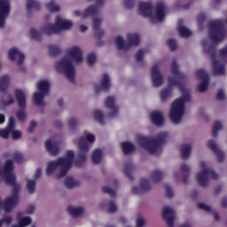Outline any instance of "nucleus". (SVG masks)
Instances as JSON below:
<instances>
[{"label":"nucleus","instance_id":"f257e3e1","mask_svg":"<svg viewBox=\"0 0 227 227\" xmlns=\"http://www.w3.org/2000/svg\"><path fill=\"white\" fill-rule=\"evenodd\" d=\"M184 75L180 72L176 61H173L171 66V75L168 78L169 87L176 86L181 91V97L176 98L170 106L169 119L172 123L179 124L186 111L185 104L191 100L190 91L184 87L183 81Z\"/></svg>","mask_w":227,"mask_h":227},{"label":"nucleus","instance_id":"f03ea898","mask_svg":"<svg viewBox=\"0 0 227 227\" xmlns=\"http://www.w3.org/2000/svg\"><path fill=\"white\" fill-rule=\"evenodd\" d=\"M0 177L12 188V194L6 197L3 204L0 203L5 213H11L20 202L19 192L20 191V184L17 182L13 171L12 160H6L3 168H0Z\"/></svg>","mask_w":227,"mask_h":227},{"label":"nucleus","instance_id":"7ed1b4c3","mask_svg":"<svg viewBox=\"0 0 227 227\" xmlns=\"http://www.w3.org/2000/svg\"><path fill=\"white\" fill-rule=\"evenodd\" d=\"M83 60L82 51L79 46H72L67 51V55L57 61L55 69L63 74L70 82L74 81L75 68L73 63H81Z\"/></svg>","mask_w":227,"mask_h":227},{"label":"nucleus","instance_id":"20e7f679","mask_svg":"<svg viewBox=\"0 0 227 227\" xmlns=\"http://www.w3.org/2000/svg\"><path fill=\"white\" fill-rule=\"evenodd\" d=\"M73 27V22L69 20L63 19L61 16H57L55 19V25L47 24L40 30L36 28H30L29 36L32 39L39 40L42 35H51L59 34L63 30H69Z\"/></svg>","mask_w":227,"mask_h":227},{"label":"nucleus","instance_id":"39448f33","mask_svg":"<svg viewBox=\"0 0 227 227\" xmlns=\"http://www.w3.org/2000/svg\"><path fill=\"white\" fill-rule=\"evenodd\" d=\"M209 40L202 41V49L205 53H210L214 51V44L219 43L224 39L225 32L223 28L221 20H211L208 27Z\"/></svg>","mask_w":227,"mask_h":227},{"label":"nucleus","instance_id":"423d86ee","mask_svg":"<svg viewBox=\"0 0 227 227\" xmlns=\"http://www.w3.org/2000/svg\"><path fill=\"white\" fill-rule=\"evenodd\" d=\"M74 153L73 151H67L64 157L59 158L56 161H50L47 163L46 174L50 176L58 169V178L65 176L74 164Z\"/></svg>","mask_w":227,"mask_h":227},{"label":"nucleus","instance_id":"0eeeda50","mask_svg":"<svg viewBox=\"0 0 227 227\" xmlns=\"http://www.w3.org/2000/svg\"><path fill=\"white\" fill-rule=\"evenodd\" d=\"M153 5L151 3H140L138 5V14L144 18L149 19L152 23L162 22L166 18L167 8L164 3H158L155 8V13L153 14Z\"/></svg>","mask_w":227,"mask_h":227},{"label":"nucleus","instance_id":"6e6552de","mask_svg":"<svg viewBox=\"0 0 227 227\" xmlns=\"http://www.w3.org/2000/svg\"><path fill=\"white\" fill-rule=\"evenodd\" d=\"M168 137L167 132L159 133L156 139L148 137L144 135H137L136 142L145 151L150 154H155L160 149V144L165 142Z\"/></svg>","mask_w":227,"mask_h":227},{"label":"nucleus","instance_id":"1a4fd4ad","mask_svg":"<svg viewBox=\"0 0 227 227\" xmlns=\"http://www.w3.org/2000/svg\"><path fill=\"white\" fill-rule=\"evenodd\" d=\"M96 141V137L92 133L85 132L83 137L79 139V155L78 160L74 161L76 167H81L87 160V153L90 151V144Z\"/></svg>","mask_w":227,"mask_h":227},{"label":"nucleus","instance_id":"9d476101","mask_svg":"<svg viewBox=\"0 0 227 227\" xmlns=\"http://www.w3.org/2000/svg\"><path fill=\"white\" fill-rule=\"evenodd\" d=\"M217 178V175L212 170V168L207 166L206 161L200 162V171L196 174V181L198 184L205 187L208 184V181Z\"/></svg>","mask_w":227,"mask_h":227},{"label":"nucleus","instance_id":"9b49d317","mask_svg":"<svg viewBox=\"0 0 227 227\" xmlns=\"http://www.w3.org/2000/svg\"><path fill=\"white\" fill-rule=\"evenodd\" d=\"M51 82L48 80H41L36 83V91L33 94V100L38 106H44V97L48 95Z\"/></svg>","mask_w":227,"mask_h":227},{"label":"nucleus","instance_id":"f8f14e48","mask_svg":"<svg viewBox=\"0 0 227 227\" xmlns=\"http://www.w3.org/2000/svg\"><path fill=\"white\" fill-rule=\"evenodd\" d=\"M140 43V35L138 34H128L127 43L122 36L115 38V46L119 51H126L129 46H137Z\"/></svg>","mask_w":227,"mask_h":227},{"label":"nucleus","instance_id":"ddd939ff","mask_svg":"<svg viewBox=\"0 0 227 227\" xmlns=\"http://www.w3.org/2000/svg\"><path fill=\"white\" fill-rule=\"evenodd\" d=\"M227 58V45L223 48L218 55L212 54L211 59L213 60V72L215 74L223 75L224 74L225 69L223 64V59Z\"/></svg>","mask_w":227,"mask_h":227},{"label":"nucleus","instance_id":"4468645a","mask_svg":"<svg viewBox=\"0 0 227 227\" xmlns=\"http://www.w3.org/2000/svg\"><path fill=\"white\" fill-rule=\"evenodd\" d=\"M151 79L154 87H160L163 82V75L160 72V64H154L151 68Z\"/></svg>","mask_w":227,"mask_h":227},{"label":"nucleus","instance_id":"2eb2a0df","mask_svg":"<svg viewBox=\"0 0 227 227\" xmlns=\"http://www.w3.org/2000/svg\"><path fill=\"white\" fill-rule=\"evenodd\" d=\"M10 14L9 0H0V28L5 26V20Z\"/></svg>","mask_w":227,"mask_h":227},{"label":"nucleus","instance_id":"dca6fc26","mask_svg":"<svg viewBox=\"0 0 227 227\" xmlns=\"http://www.w3.org/2000/svg\"><path fill=\"white\" fill-rule=\"evenodd\" d=\"M163 219L168 227H174L176 219V211L173 207L166 206L162 210Z\"/></svg>","mask_w":227,"mask_h":227},{"label":"nucleus","instance_id":"f3484780","mask_svg":"<svg viewBox=\"0 0 227 227\" xmlns=\"http://www.w3.org/2000/svg\"><path fill=\"white\" fill-rule=\"evenodd\" d=\"M197 79L201 81L199 84V91L203 93L207 91V89L208 88V74L205 70L199 69L196 73Z\"/></svg>","mask_w":227,"mask_h":227},{"label":"nucleus","instance_id":"a211bd4d","mask_svg":"<svg viewBox=\"0 0 227 227\" xmlns=\"http://www.w3.org/2000/svg\"><path fill=\"white\" fill-rule=\"evenodd\" d=\"M105 106L109 110L111 117H114L118 114L119 107L115 104L114 97H107L105 100Z\"/></svg>","mask_w":227,"mask_h":227},{"label":"nucleus","instance_id":"6ab92c4d","mask_svg":"<svg viewBox=\"0 0 227 227\" xmlns=\"http://www.w3.org/2000/svg\"><path fill=\"white\" fill-rule=\"evenodd\" d=\"M8 57L11 61H15L18 65H21L25 59V55L17 48L10 49L8 51Z\"/></svg>","mask_w":227,"mask_h":227},{"label":"nucleus","instance_id":"aec40b11","mask_svg":"<svg viewBox=\"0 0 227 227\" xmlns=\"http://www.w3.org/2000/svg\"><path fill=\"white\" fill-rule=\"evenodd\" d=\"M32 223V218L27 215H24L23 212L17 214V224H12L11 227H27Z\"/></svg>","mask_w":227,"mask_h":227},{"label":"nucleus","instance_id":"412c9836","mask_svg":"<svg viewBox=\"0 0 227 227\" xmlns=\"http://www.w3.org/2000/svg\"><path fill=\"white\" fill-rule=\"evenodd\" d=\"M14 96L15 99L17 101L18 106L20 109H25L26 108V103H27V94L24 90L20 89H16L14 90Z\"/></svg>","mask_w":227,"mask_h":227},{"label":"nucleus","instance_id":"4be33fe9","mask_svg":"<svg viewBox=\"0 0 227 227\" xmlns=\"http://www.w3.org/2000/svg\"><path fill=\"white\" fill-rule=\"evenodd\" d=\"M207 147L216 156L219 161L224 159V153H223V151L219 150V148L217 147V144L214 139H210L207 141Z\"/></svg>","mask_w":227,"mask_h":227},{"label":"nucleus","instance_id":"5701e85b","mask_svg":"<svg viewBox=\"0 0 227 227\" xmlns=\"http://www.w3.org/2000/svg\"><path fill=\"white\" fill-rule=\"evenodd\" d=\"M45 149L52 155H57L59 153L60 147L59 142L55 139H49L45 142Z\"/></svg>","mask_w":227,"mask_h":227},{"label":"nucleus","instance_id":"b1692460","mask_svg":"<svg viewBox=\"0 0 227 227\" xmlns=\"http://www.w3.org/2000/svg\"><path fill=\"white\" fill-rule=\"evenodd\" d=\"M110 87H111L110 76L107 74H105L103 75L101 84L100 85L96 84L94 86V90L96 93H98L102 90H107L108 88H110Z\"/></svg>","mask_w":227,"mask_h":227},{"label":"nucleus","instance_id":"393cba45","mask_svg":"<svg viewBox=\"0 0 227 227\" xmlns=\"http://www.w3.org/2000/svg\"><path fill=\"white\" fill-rule=\"evenodd\" d=\"M15 129V120L13 117L9 118L8 129L11 131L12 138L13 140H20L22 137V132Z\"/></svg>","mask_w":227,"mask_h":227},{"label":"nucleus","instance_id":"a878e982","mask_svg":"<svg viewBox=\"0 0 227 227\" xmlns=\"http://www.w3.org/2000/svg\"><path fill=\"white\" fill-rule=\"evenodd\" d=\"M96 12H97L96 7L89 6L83 12L80 10H75L74 14L77 18L85 20L90 16H93Z\"/></svg>","mask_w":227,"mask_h":227},{"label":"nucleus","instance_id":"bb28decb","mask_svg":"<svg viewBox=\"0 0 227 227\" xmlns=\"http://www.w3.org/2000/svg\"><path fill=\"white\" fill-rule=\"evenodd\" d=\"M150 120L156 126H162L165 122L164 115L160 111H153L150 114Z\"/></svg>","mask_w":227,"mask_h":227},{"label":"nucleus","instance_id":"cd10ccee","mask_svg":"<svg viewBox=\"0 0 227 227\" xmlns=\"http://www.w3.org/2000/svg\"><path fill=\"white\" fill-rule=\"evenodd\" d=\"M151 189L150 187V183L146 179L141 180L140 185L139 186H135L132 188V192L134 194H138L142 192H147Z\"/></svg>","mask_w":227,"mask_h":227},{"label":"nucleus","instance_id":"c85d7f7f","mask_svg":"<svg viewBox=\"0 0 227 227\" xmlns=\"http://www.w3.org/2000/svg\"><path fill=\"white\" fill-rule=\"evenodd\" d=\"M183 23H184L183 20H178L177 28H178L179 35L184 38H188L192 36V32L186 27L183 26Z\"/></svg>","mask_w":227,"mask_h":227},{"label":"nucleus","instance_id":"c756f323","mask_svg":"<svg viewBox=\"0 0 227 227\" xmlns=\"http://www.w3.org/2000/svg\"><path fill=\"white\" fill-rule=\"evenodd\" d=\"M67 212L72 216L78 217L84 213V209L82 207L69 206L67 207Z\"/></svg>","mask_w":227,"mask_h":227},{"label":"nucleus","instance_id":"7c9ffc66","mask_svg":"<svg viewBox=\"0 0 227 227\" xmlns=\"http://www.w3.org/2000/svg\"><path fill=\"white\" fill-rule=\"evenodd\" d=\"M100 208L106 209L108 213L113 214L117 211L118 207L117 205L114 202L108 203V206L106 207V202H101L99 204Z\"/></svg>","mask_w":227,"mask_h":227},{"label":"nucleus","instance_id":"2f4dec72","mask_svg":"<svg viewBox=\"0 0 227 227\" xmlns=\"http://www.w3.org/2000/svg\"><path fill=\"white\" fill-rule=\"evenodd\" d=\"M192 145L185 144L181 146V157L183 159H188L191 156Z\"/></svg>","mask_w":227,"mask_h":227},{"label":"nucleus","instance_id":"473e14b6","mask_svg":"<svg viewBox=\"0 0 227 227\" xmlns=\"http://www.w3.org/2000/svg\"><path fill=\"white\" fill-rule=\"evenodd\" d=\"M121 149L124 154H129L135 151V145L130 142L121 143Z\"/></svg>","mask_w":227,"mask_h":227},{"label":"nucleus","instance_id":"72a5a7b5","mask_svg":"<svg viewBox=\"0 0 227 227\" xmlns=\"http://www.w3.org/2000/svg\"><path fill=\"white\" fill-rule=\"evenodd\" d=\"M46 9L51 13H56V12H60L61 7L59 4H56L55 1H50L46 4Z\"/></svg>","mask_w":227,"mask_h":227},{"label":"nucleus","instance_id":"f704fd0d","mask_svg":"<svg viewBox=\"0 0 227 227\" xmlns=\"http://www.w3.org/2000/svg\"><path fill=\"white\" fill-rule=\"evenodd\" d=\"M103 152L100 149H96L92 153L91 160L94 164H98L102 160Z\"/></svg>","mask_w":227,"mask_h":227},{"label":"nucleus","instance_id":"c9c22d12","mask_svg":"<svg viewBox=\"0 0 227 227\" xmlns=\"http://www.w3.org/2000/svg\"><path fill=\"white\" fill-rule=\"evenodd\" d=\"M180 174L183 176V181L187 182L190 175V167L187 164H182L180 168Z\"/></svg>","mask_w":227,"mask_h":227},{"label":"nucleus","instance_id":"e433bc0d","mask_svg":"<svg viewBox=\"0 0 227 227\" xmlns=\"http://www.w3.org/2000/svg\"><path fill=\"white\" fill-rule=\"evenodd\" d=\"M101 24V19L100 18H95L93 20V29L95 31V34L97 36H100L104 34V31L99 28Z\"/></svg>","mask_w":227,"mask_h":227},{"label":"nucleus","instance_id":"4c0bfd02","mask_svg":"<svg viewBox=\"0 0 227 227\" xmlns=\"http://www.w3.org/2000/svg\"><path fill=\"white\" fill-rule=\"evenodd\" d=\"M10 85V77L8 75H3L0 78V90L5 91Z\"/></svg>","mask_w":227,"mask_h":227},{"label":"nucleus","instance_id":"58836bf2","mask_svg":"<svg viewBox=\"0 0 227 227\" xmlns=\"http://www.w3.org/2000/svg\"><path fill=\"white\" fill-rule=\"evenodd\" d=\"M94 115V120L100 123V124H104L105 123V120H106V116L104 115L103 112L99 109H96L93 113Z\"/></svg>","mask_w":227,"mask_h":227},{"label":"nucleus","instance_id":"ea45409f","mask_svg":"<svg viewBox=\"0 0 227 227\" xmlns=\"http://www.w3.org/2000/svg\"><path fill=\"white\" fill-rule=\"evenodd\" d=\"M48 50H49V54L51 56H56L61 52L62 47L58 44H51L48 46Z\"/></svg>","mask_w":227,"mask_h":227},{"label":"nucleus","instance_id":"a19ab883","mask_svg":"<svg viewBox=\"0 0 227 227\" xmlns=\"http://www.w3.org/2000/svg\"><path fill=\"white\" fill-rule=\"evenodd\" d=\"M171 96H172V89L171 88L164 89L160 93V101L164 102L168 98H170Z\"/></svg>","mask_w":227,"mask_h":227},{"label":"nucleus","instance_id":"79ce46f5","mask_svg":"<svg viewBox=\"0 0 227 227\" xmlns=\"http://www.w3.org/2000/svg\"><path fill=\"white\" fill-rule=\"evenodd\" d=\"M221 129H223V123L219 121H215L212 126V136L214 137H217Z\"/></svg>","mask_w":227,"mask_h":227},{"label":"nucleus","instance_id":"37998d69","mask_svg":"<svg viewBox=\"0 0 227 227\" xmlns=\"http://www.w3.org/2000/svg\"><path fill=\"white\" fill-rule=\"evenodd\" d=\"M80 184L79 181H76L72 176H67L65 180V185L68 189L74 188Z\"/></svg>","mask_w":227,"mask_h":227},{"label":"nucleus","instance_id":"c03bdc74","mask_svg":"<svg viewBox=\"0 0 227 227\" xmlns=\"http://www.w3.org/2000/svg\"><path fill=\"white\" fill-rule=\"evenodd\" d=\"M165 173L163 170L161 169H155L153 172V175H152V180L153 182H159L162 179V177L164 176Z\"/></svg>","mask_w":227,"mask_h":227},{"label":"nucleus","instance_id":"a18cd8bd","mask_svg":"<svg viewBox=\"0 0 227 227\" xmlns=\"http://www.w3.org/2000/svg\"><path fill=\"white\" fill-rule=\"evenodd\" d=\"M14 103V97L12 94H5L3 98V106H11Z\"/></svg>","mask_w":227,"mask_h":227},{"label":"nucleus","instance_id":"49530a36","mask_svg":"<svg viewBox=\"0 0 227 227\" xmlns=\"http://www.w3.org/2000/svg\"><path fill=\"white\" fill-rule=\"evenodd\" d=\"M26 185H27V190L29 193H34L35 192V180L27 179Z\"/></svg>","mask_w":227,"mask_h":227},{"label":"nucleus","instance_id":"de8ad7c7","mask_svg":"<svg viewBox=\"0 0 227 227\" xmlns=\"http://www.w3.org/2000/svg\"><path fill=\"white\" fill-rule=\"evenodd\" d=\"M39 7V3L36 0H27V9L28 11L37 10Z\"/></svg>","mask_w":227,"mask_h":227},{"label":"nucleus","instance_id":"09e8293b","mask_svg":"<svg viewBox=\"0 0 227 227\" xmlns=\"http://www.w3.org/2000/svg\"><path fill=\"white\" fill-rule=\"evenodd\" d=\"M12 130L9 129V125L5 129H0V137L3 139H8L10 137Z\"/></svg>","mask_w":227,"mask_h":227},{"label":"nucleus","instance_id":"8fccbe9b","mask_svg":"<svg viewBox=\"0 0 227 227\" xmlns=\"http://www.w3.org/2000/svg\"><path fill=\"white\" fill-rule=\"evenodd\" d=\"M146 53H147L146 50H138L136 53V60L137 62H141L144 59Z\"/></svg>","mask_w":227,"mask_h":227},{"label":"nucleus","instance_id":"3c124183","mask_svg":"<svg viewBox=\"0 0 227 227\" xmlns=\"http://www.w3.org/2000/svg\"><path fill=\"white\" fill-rule=\"evenodd\" d=\"M97 61V56L95 53H90L87 56V64L88 66H92Z\"/></svg>","mask_w":227,"mask_h":227},{"label":"nucleus","instance_id":"603ef678","mask_svg":"<svg viewBox=\"0 0 227 227\" xmlns=\"http://www.w3.org/2000/svg\"><path fill=\"white\" fill-rule=\"evenodd\" d=\"M167 45L170 51H175L177 49V43L175 39H168L167 41Z\"/></svg>","mask_w":227,"mask_h":227},{"label":"nucleus","instance_id":"864d4df0","mask_svg":"<svg viewBox=\"0 0 227 227\" xmlns=\"http://www.w3.org/2000/svg\"><path fill=\"white\" fill-rule=\"evenodd\" d=\"M102 192L104 193H107L110 195V197L114 198L116 195V192L114 190H113L111 187L109 186H103L102 187Z\"/></svg>","mask_w":227,"mask_h":227},{"label":"nucleus","instance_id":"5fc2aeb1","mask_svg":"<svg viewBox=\"0 0 227 227\" xmlns=\"http://www.w3.org/2000/svg\"><path fill=\"white\" fill-rule=\"evenodd\" d=\"M13 221V217L12 215H6L2 217L1 222H3V224L10 225Z\"/></svg>","mask_w":227,"mask_h":227},{"label":"nucleus","instance_id":"6e6d98bb","mask_svg":"<svg viewBox=\"0 0 227 227\" xmlns=\"http://www.w3.org/2000/svg\"><path fill=\"white\" fill-rule=\"evenodd\" d=\"M122 4L124 8L130 10L134 7V1L133 0H123Z\"/></svg>","mask_w":227,"mask_h":227},{"label":"nucleus","instance_id":"4d7b16f0","mask_svg":"<svg viewBox=\"0 0 227 227\" xmlns=\"http://www.w3.org/2000/svg\"><path fill=\"white\" fill-rule=\"evenodd\" d=\"M133 172V168L131 165H125L124 167V174L129 176L131 177V174Z\"/></svg>","mask_w":227,"mask_h":227},{"label":"nucleus","instance_id":"13d9d810","mask_svg":"<svg viewBox=\"0 0 227 227\" xmlns=\"http://www.w3.org/2000/svg\"><path fill=\"white\" fill-rule=\"evenodd\" d=\"M26 117L27 115L24 110H20L17 112V118L19 121H24L26 120Z\"/></svg>","mask_w":227,"mask_h":227},{"label":"nucleus","instance_id":"bf43d9fd","mask_svg":"<svg viewBox=\"0 0 227 227\" xmlns=\"http://www.w3.org/2000/svg\"><path fill=\"white\" fill-rule=\"evenodd\" d=\"M145 225V221L143 216H138L136 221L137 227H144Z\"/></svg>","mask_w":227,"mask_h":227},{"label":"nucleus","instance_id":"052dcab7","mask_svg":"<svg viewBox=\"0 0 227 227\" xmlns=\"http://www.w3.org/2000/svg\"><path fill=\"white\" fill-rule=\"evenodd\" d=\"M198 207L201 210H204L205 212H209L210 211V206L203 203V202H199L198 203Z\"/></svg>","mask_w":227,"mask_h":227},{"label":"nucleus","instance_id":"680f3d73","mask_svg":"<svg viewBox=\"0 0 227 227\" xmlns=\"http://www.w3.org/2000/svg\"><path fill=\"white\" fill-rule=\"evenodd\" d=\"M165 192H166L167 197L171 198V197L174 196V192H173L172 188L169 185H167L165 187Z\"/></svg>","mask_w":227,"mask_h":227},{"label":"nucleus","instance_id":"e2e57ef3","mask_svg":"<svg viewBox=\"0 0 227 227\" xmlns=\"http://www.w3.org/2000/svg\"><path fill=\"white\" fill-rule=\"evenodd\" d=\"M78 124L76 118H70L68 121V125L70 128L74 129Z\"/></svg>","mask_w":227,"mask_h":227},{"label":"nucleus","instance_id":"0e129e2a","mask_svg":"<svg viewBox=\"0 0 227 227\" xmlns=\"http://www.w3.org/2000/svg\"><path fill=\"white\" fill-rule=\"evenodd\" d=\"M35 207L34 205H28L27 209H26V214L27 215H32L35 213Z\"/></svg>","mask_w":227,"mask_h":227},{"label":"nucleus","instance_id":"69168bd1","mask_svg":"<svg viewBox=\"0 0 227 227\" xmlns=\"http://www.w3.org/2000/svg\"><path fill=\"white\" fill-rule=\"evenodd\" d=\"M216 98L218 100H223L224 98V91L223 90H220L216 94Z\"/></svg>","mask_w":227,"mask_h":227},{"label":"nucleus","instance_id":"338daca9","mask_svg":"<svg viewBox=\"0 0 227 227\" xmlns=\"http://www.w3.org/2000/svg\"><path fill=\"white\" fill-rule=\"evenodd\" d=\"M36 125H37L36 121H32L30 122L29 127H28V132H30V133L33 132L34 129L36 128Z\"/></svg>","mask_w":227,"mask_h":227},{"label":"nucleus","instance_id":"774afa93","mask_svg":"<svg viewBox=\"0 0 227 227\" xmlns=\"http://www.w3.org/2000/svg\"><path fill=\"white\" fill-rule=\"evenodd\" d=\"M205 15L203 13L199 14L197 20L199 23V26L201 25V23H203V21H205Z\"/></svg>","mask_w":227,"mask_h":227}]
</instances>
